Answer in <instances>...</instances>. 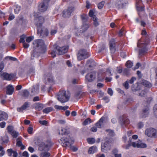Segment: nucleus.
Listing matches in <instances>:
<instances>
[{
	"label": "nucleus",
	"mask_w": 157,
	"mask_h": 157,
	"mask_svg": "<svg viewBox=\"0 0 157 157\" xmlns=\"http://www.w3.org/2000/svg\"><path fill=\"white\" fill-rule=\"evenodd\" d=\"M149 43V37L147 36L143 37L138 40L137 47L140 48L139 50V55L140 56H142L147 53L148 49L147 46Z\"/></svg>",
	"instance_id": "obj_2"
},
{
	"label": "nucleus",
	"mask_w": 157,
	"mask_h": 157,
	"mask_svg": "<svg viewBox=\"0 0 157 157\" xmlns=\"http://www.w3.org/2000/svg\"><path fill=\"white\" fill-rule=\"evenodd\" d=\"M108 93L110 95V96L113 95V91L111 88H109L108 89Z\"/></svg>",
	"instance_id": "obj_53"
},
{
	"label": "nucleus",
	"mask_w": 157,
	"mask_h": 157,
	"mask_svg": "<svg viewBox=\"0 0 157 157\" xmlns=\"http://www.w3.org/2000/svg\"><path fill=\"white\" fill-rule=\"evenodd\" d=\"M33 107L36 110L40 111L43 109L44 106L42 104L38 102L35 103L33 105Z\"/></svg>",
	"instance_id": "obj_23"
},
{
	"label": "nucleus",
	"mask_w": 157,
	"mask_h": 157,
	"mask_svg": "<svg viewBox=\"0 0 157 157\" xmlns=\"http://www.w3.org/2000/svg\"><path fill=\"white\" fill-rule=\"evenodd\" d=\"M145 134L150 138L157 137V130L153 128H147L144 132Z\"/></svg>",
	"instance_id": "obj_8"
},
{
	"label": "nucleus",
	"mask_w": 157,
	"mask_h": 157,
	"mask_svg": "<svg viewBox=\"0 0 157 157\" xmlns=\"http://www.w3.org/2000/svg\"><path fill=\"white\" fill-rule=\"evenodd\" d=\"M35 69H29L27 71V74L28 75H34L35 71Z\"/></svg>",
	"instance_id": "obj_43"
},
{
	"label": "nucleus",
	"mask_w": 157,
	"mask_h": 157,
	"mask_svg": "<svg viewBox=\"0 0 157 157\" xmlns=\"http://www.w3.org/2000/svg\"><path fill=\"white\" fill-rule=\"evenodd\" d=\"M96 72H95L88 73L86 74L85 76L86 80L88 82H92L96 78Z\"/></svg>",
	"instance_id": "obj_14"
},
{
	"label": "nucleus",
	"mask_w": 157,
	"mask_h": 157,
	"mask_svg": "<svg viewBox=\"0 0 157 157\" xmlns=\"http://www.w3.org/2000/svg\"><path fill=\"white\" fill-rule=\"evenodd\" d=\"M51 155L50 153L48 151L41 152L40 155V157H49Z\"/></svg>",
	"instance_id": "obj_31"
},
{
	"label": "nucleus",
	"mask_w": 157,
	"mask_h": 157,
	"mask_svg": "<svg viewBox=\"0 0 157 157\" xmlns=\"http://www.w3.org/2000/svg\"><path fill=\"white\" fill-rule=\"evenodd\" d=\"M57 48V54L59 55H63L66 53L68 51V47L67 46H63L59 47L58 46H55Z\"/></svg>",
	"instance_id": "obj_13"
},
{
	"label": "nucleus",
	"mask_w": 157,
	"mask_h": 157,
	"mask_svg": "<svg viewBox=\"0 0 157 157\" xmlns=\"http://www.w3.org/2000/svg\"><path fill=\"white\" fill-rule=\"evenodd\" d=\"M146 94V92L144 90H142L140 93H139V95L141 97H145Z\"/></svg>",
	"instance_id": "obj_56"
},
{
	"label": "nucleus",
	"mask_w": 157,
	"mask_h": 157,
	"mask_svg": "<svg viewBox=\"0 0 157 157\" xmlns=\"http://www.w3.org/2000/svg\"><path fill=\"white\" fill-rule=\"evenodd\" d=\"M30 94V93L27 90H23L22 96L25 99H28Z\"/></svg>",
	"instance_id": "obj_28"
},
{
	"label": "nucleus",
	"mask_w": 157,
	"mask_h": 157,
	"mask_svg": "<svg viewBox=\"0 0 157 157\" xmlns=\"http://www.w3.org/2000/svg\"><path fill=\"white\" fill-rule=\"evenodd\" d=\"M149 108L147 106L145 109H144L141 113V116L142 118H145L147 117L149 113Z\"/></svg>",
	"instance_id": "obj_24"
},
{
	"label": "nucleus",
	"mask_w": 157,
	"mask_h": 157,
	"mask_svg": "<svg viewBox=\"0 0 157 157\" xmlns=\"http://www.w3.org/2000/svg\"><path fill=\"white\" fill-rule=\"evenodd\" d=\"M59 135L61 134L62 135H66L67 134V130L66 129L64 128H63L62 129H61V132H59Z\"/></svg>",
	"instance_id": "obj_45"
},
{
	"label": "nucleus",
	"mask_w": 157,
	"mask_h": 157,
	"mask_svg": "<svg viewBox=\"0 0 157 157\" xmlns=\"http://www.w3.org/2000/svg\"><path fill=\"white\" fill-rule=\"evenodd\" d=\"M44 78L47 79L48 82L50 83H53L54 82L53 77L51 72H46L44 75Z\"/></svg>",
	"instance_id": "obj_15"
},
{
	"label": "nucleus",
	"mask_w": 157,
	"mask_h": 157,
	"mask_svg": "<svg viewBox=\"0 0 157 157\" xmlns=\"http://www.w3.org/2000/svg\"><path fill=\"white\" fill-rule=\"evenodd\" d=\"M91 120L90 118H87L83 122V124L86 125L91 123Z\"/></svg>",
	"instance_id": "obj_42"
},
{
	"label": "nucleus",
	"mask_w": 157,
	"mask_h": 157,
	"mask_svg": "<svg viewBox=\"0 0 157 157\" xmlns=\"http://www.w3.org/2000/svg\"><path fill=\"white\" fill-rule=\"evenodd\" d=\"M50 54H51L52 57H55L56 56V54H57V48H56L55 46L53 50L49 51Z\"/></svg>",
	"instance_id": "obj_30"
},
{
	"label": "nucleus",
	"mask_w": 157,
	"mask_h": 157,
	"mask_svg": "<svg viewBox=\"0 0 157 157\" xmlns=\"http://www.w3.org/2000/svg\"><path fill=\"white\" fill-rule=\"evenodd\" d=\"M33 39V38L32 36H30L27 37L26 39V41L27 42L29 43L31 42Z\"/></svg>",
	"instance_id": "obj_60"
},
{
	"label": "nucleus",
	"mask_w": 157,
	"mask_h": 157,
	"mask_svg": "<svg viewBox=\"0 0 157 157\" xmlns=\"http://www.w3.org/2000/svg\"><path fill=\"white\" fill-rule=\"evenodd\" d=\"M0 157L2 156L5 153L4 147L1 145H0Z\"/></svg>",
	"instance_id": "obj_38"
},
{
	"label": "nucleus",
	"mask_w": 157,
	"mask_h": 157,
	"mask_svg": "<svg viewBox=\"0 0 157 157\" xmlns=\"http://www.w3.org/2000/svg\"><path fill=\"white\" fill-rule=\"evenodd\" d=\"M53 109V108L52 107H47L44 109L43 111V112L44 113L48 114L50 112L52 111Z\"/></svg>",
	"instance_id": "obj_33"
},
{
	"label": "nucleus",
	"mask_w": 157,
	"mask_h": 157,
	"mask_svg": "<svg viewBox=\"0 0 157 157\" xmlns=\"http://www.w3.org/2000/svg\"><path fill=\"white\" fill-rule=\"evenodd\" d=\"M90 55L87 50L84 49H81L79 50L77 54V59L81 61L88 58Z\"/></svg>",
	"instance_id": "obj_6"
},
{
	"label": "nucleus",
	"mask_w": 157,
	"mask_h": 157,
	"mask_svg": "<svg viewBox=\"0 0 157 157\" xmlns=\"http://www.w3.org/2000/svg\"><path fill=\"white\" fill-rule=\"evenodd\" d=\"M29 105L30 103L29 102H25L21 107L17 108V110L19 112H22L23 110L26 109L27 108L29 107Z\"/></svg>",
	"instance_id": "obj_20"
},
{
	"label": "nucleus",
	"mask_w": 157,
	"mask_h": 157,
	"mask_svg": "<svg viewBox=\"0 0 157 157\" xmlns=\"http://www.w3.org/2000/svg\"><path fill=\"white\" fill-rule=\"evenodd\" d=\"M71 138L69 136H68L66 138H62L60 139L59 142H61L63 144V145L64 147L68 146L73 151H76L78 150V148L74 146L71 145V144H73L74 141L70 140Z\"/></svg>",
	"instance_id": "obj_4"
},
{
	"label": "nucleus",
	"mask_w": 157,
	"mask_h": 157,
	"mask_svg": "<svg viewBox=\"0 0 157 157\" xmlns=\"http://www.w3.org/2000/svg\"><path fill=\"white\" fill-rule=\"evenodd\" d=\"M105 49V45L104 44H102L100 46L99 49V52H101L104 51Z\"/></svg>",
	"instance_id": "obj_44"
},
{
	"label": "nucleus",
	"mask_w": 157,
	"mask_h": 157,
	"mask_svg": "<svg viewBox=\"0 0 157 157\" xmlns=\"http://www.w3.org/2000/svg\"><path fill=\"white\" fill-rule=\"evenodd\" d=\"M2 140V142L4 143H7L9 141V139L7 138H4L2 139H1Z\"/></svg>",
	"instance_id": "obj_64"
},
{
	"label": "nucleus",
	"mask_w": 157,
	"mask_h": 157,
	"mask_svg": "<svg viewBox=\"0 0 157 157\" xmlns=\"http://www.w3.org/2000/svg\"><path fill=\"white\" fill-rule=\"evenodd\" d=\"M8 115L6 113L0 110V121H6L8 119Z\"/></svg>",
	"instance_id": "obj_21"
},
{
	"label": "nucleus",
	"mask_w": 157,
	"mask_h": 157,
	"mask_svg": "<svg viewBox=\"0 0 157 157\" xmlns=\"http://www.w3.org/2000/svg\"><path fill=\"white\" fill-rule=\"evenodd\" d=\"M120 123L121 125L124 124H127L129 123L130 121L125 115H123L120 118Z\"/></svg>",
	"instance_id": "obj_18"
},
{
	"label": "nucleus",
	"mask_w": 157,
	"mask_h": 157,
	"mask_svg": "<svg viewBox=\"0 0 157 157\" xmlns=\"http://www.w3.org/2000/svg\"><path fill=\"white\" fill-rule=\"evenodd\" d=\"M105 140V142L101 144V150L103 152H107L111 149L113 140L112 138L106 137Z\"/></svg>",
	"instance_id": "obj_5"
},
{
	"label": "nucleus",
	"mask_w": 157,
	"mask_h": 157,
	"mask_svg": "<svg viewBox=\"0 0 157 157\" xmlns=\"http://www.w3.org/2000/svg\"><path fill=\"white\" fill-rule=\"evenodd\" d=\"M136 80V78L135 77H132L131 79L129 80L128 82L129 83L132 84Z\"/></svg>",
	"instance_id": "obj_55"
},
{
	"label": "nucleus",
	"mask_w": 157,
	"mask_h": 157,
	"mask_svg": "<svg viewBox=\"0 0 157 157\" xmlns=\"http://www.w3.org/2000/svg\"><path fill=\"white\" fill-rule=\"evenodd\" d=\"M105 118V117H102L99 121V128H100L101 126V124H100L101 122H103Z\"/></svg>",
	"instance_id": "obj_51"
},
{
	"label": "nucleus",
	"mask_w": 157,
	"mask_h": 157,
	"mask_svg": "<svg viewBox=\"0 0 157 157\" xmlns=\"http://www.w3.org/2000/svg\"><path fill=\"white\" fill-rule=\"evenodd\" d=\"M36 44V47L38 48L39 52L41 53H44L46 51V47L44 44V42L42 40H38L35 41Z\"/></svg>",
	"instance_id": "obj_7"
},
{
	"label": "nucleus",
	"mask_w": 157,
	"mask_h": 157,
	"mask_svg": "<svg viewBox=\"0 0 157 157\" xmlns=\"http://www.w3.org/2000/svg\"><path fill=\"white\" fill-rule=\"evenodd\" d=\"M87 141L88 143L90 144H92L95 142V140L94 138H88L87 139Z\"/></svg>",
	"instance_id": "obj_39"
},
{
	"label": "nucleus",
	"mask_w": 157,
	"mask_h": 157,
	"mask_svg": "<svg viewBox=\"0 0 157 157\" xmlns=\"http://www.w3.org/2000/svg\"><path fill=\"white\" fill-rule=\"evenodd\" d=\"M74 10V8L73 7H68L67 9L64 10L63 11L62 16L64 18L69 17Z\"/></svg>",
	"instance_id": "obj_11"
},
{
	"label": "nucleus",
	"mask_w": 157,
	"mask_h": 157,
	"mask_svg": "<svg viewBox=\"0 0 157 157\" xmlns=\"http://www.w3.org/2000/svg\"><path fill=\"white\" fill-rule=\"evenodd\" d=\"M81 19L83 21H86L87 19V16L84 15H81Z\"/></svg>",
	"instance_id": "obj_57"
},
{
	"label": "nucleus",
	"mask_w": 157,
	"mask_h": 157,
	"mask_svg": "<svg viewBox=\"0 0 157 157\" xmlns=\"http://www.w3.org/2000/svg\"><path fill=\"white\" fill-rule=\"evenodd\" d=\"M57 32V29H52L51 30L50 33L51 35L53 36L55 35Z\"/></svg>",
	"instance_id": "obj_52"
},
{
	"label": "nucleus",
	"mask_w": 157,
	"mask_h": 157,
	"mask_svg": "<svg viewBox=\"0 0 157 157\" xmlns=\"http://www.w3.org/2000/svg\"><path fill=\"white\" fill-rule=\"evenodd\" d=\"M57 100L61 103H65L69 100L71 95L68 92L64 90H60L57 95Z\"/></svg>",
	"instance_id": "obj_3"
},
{
	"label": "nucleus",
	"mask_w": 157,
	"mask_h": 157,
	"mask_svg": "<svg viewBox=\"0 0 157 157\" xmlns=\"http://www.w3.org/2000/svg\"><path fill=\"white\" fill-rule=\"evenodd\" d=\"M6 152L8 153V156L11 157L12 155V154H13V157H17L18 155V153L16 151H14L12 148L8 149Z\"/></svg>",
	"instance_id": "obj_22"
},
{
	"label": "nucleus",
	"mask_w": 157,
	"mask_h": 157,
	"mask_svg": "<svg viewBox=\"0 0 157 157\" xmlns=\"http://www.w3.org/2000/svg\"><path fill=\"white\" fill-rule=\"evenodd\" d=\"M39 123L43 125H46L48 123V121L46 120H43V121H39Z\"/></svg>",
	"instance_id": "obj_59"
},
{
	"label": "nucleus",
	"mask_w": 157,
	"mask_h": 157,
	"mask_svg": "<svg viewBox=\"0 0 157 157\" xmlns=\"http://www.w3.org/2000/svg\"><path fill=\"white\" fill-rule=\"evenodd\" d=\"M100 31L101 35L105 36L106 34V31L104 28H102Z\"/></svg>",
	"instance_id": "obj_46"
},
{
	"label": "nucleus",
	"mask_w": 157,
	"mask_h": 157,
	"mask_svg": "<svg viewBox=\"0 0 157 157\" xmlns=\"http://www.w3.org/2000/svg\"><path fill=\"white\" fill-rule=\"evenodd\" d=\"M153 110L155 114L156 115V117L157 118V104L155 105L153 108Z\"/></svg>",
	"instance_id": "obj_58"
},
{
	"label": "nucleus",
	"mask_w": 157,
	"mask_h": 157,
	"mask_svg": "<svg viewBox=\"0 0 157 157\" xmlns=\"http://www.w3.org/2000/svg\"><path fill=\"white\" fill-rule=\"evenodd\" d=\"M6 125V123L4 121H2L0 123V127L1 128H4Z\"/></svg>",
	"instance_id": "obj_63"
},
{
	"label": "nucleus",
	"mask_w": 157,
	"mask_h": 157,
	"mask_svg": "<svg viewBox=\"0 0 157 157\" xmlns=\"http://www.w3.org/2000/svg\"><path fill=\"white\" fill-rule=\"evenodd\" d=\"M18 139L17 140V142L16 143L17 146H18L19 147H21L22 144V142L20 140H18Z\"/></svg>",
	"instance_id": "obj_62"
},
{
	"label": "nucleus",
	"mask_w": 157,
	"mask_h": 157,
	"mask_svg": "<svg viewBox=\"0 0 157 157\" xmlns=\"http://www.w3.org/2000/svg\"><path fill=\"white\" fill-rule=\"evenodd\" d=\"M6 94L9 95H12L14 90V87L11 84L7 85L6 87Z\"/></svg>",
	"instance_id": "obj_19"
},
{
	"label": "nucleus",
	"mask_w": 157,
	"mask_h": 157,
	"mask_svg": "<svg viewBox=\"0 0 157 157\" xmlns=\"http://www.w3.org/2000/svg\"><path fill=\"white\" fill-rule=\"evenodd\" d=\"M137 148H146L147 147V144L141 142L138 143Z\"/></svg>",
	"instance_id": "obj_34"
},
{
	"label": "nucleus",
	"mask_w": 157,
	"mask_h": 157,
	"mask_svg": "<svg viewBox=\"0 0 157 157\" xmlns=\"http://www.w3.org/2000/svg\"><path fill=\"white\" fill-rule=\"evenodd\" d=\"M13 127L12 125H9L7 128L8 132L10 134L14 130L13 129Z\"/></svg>",
	"instance_id": "obj_40"
},
{
	"label": "nucleus",
	"mask_w": 157,
	"mask_h": 157,
	"mask_svg": "<svg viewBox=\"0 0 157 157\" xmlns=\"http://www.w3.org/2000/svg\"><path fill=\"white\" fill-rule=\"evenodd\" d=\"M89 27V25L88 24H83V26L82 27V29L84 31L87 30L88 29Z\"/></svg>",
	"instance_id": "obj_47"
},
{
	"label": "nucleus",
	"mask_w": 157,
	"mask_h": 157,
	"mask_svg": "<svg viewBox=\"0 0 157 157\" xmlns=\"http://www.w3.org/2000/svg\"><path fill=\"white\" fill-rule=\"evenodd\" d=\"M34 16L36 18L35 20L36 21L35 24L37 27V34L43 38L48 36L49 31L48 28L42 26L44 22V18L41 16H38L37 13H34Z\"/></svg>",
	"instance_id": "obj_1"
},
{
	"label": "nucleus",
	"mask_w": 157,
	"mask_h": 157,
	"mask_svg": "<svg viewBox=\"0 0 157 157\" xmlns=\"http://www.w3.org/2000/svg\"><path fill=\"white\" fill-rule=\"evenodd\" d=\"M142 83L143 85L147 87L150 88L152 86V85L151 83L146 80H143Z\"/></svg>",
	"instance_id": "obj_26"
},
{
	"label": "nucleus",
	"mask_w": 157,
	"mask_h": 157,
	"mask_svg": "<svg viewBox=\"0 0 157 157\" xmlns=\"http://www.w3.org/2000/svg\"><path fill=\"white\" fill-rule=\"evenodd\" d=\"M50 0H44L38 6V10L40 12H44L47 10Z\"/></svg>",
	"instance_id": "obj_9"
},
{
	"label": "nucleus",
	"mask_w": 157,
	"mask_h": 157,
	"mask_svg": "<svg viewBox=\"0 0 157 157\" xmlns=\"http://www.w3.org/2000/svg\"><path fill=\"white\" fill-rule=\"evenodd\" d=\"M95 12V10H90L89 13V15L91 17L92 20L94 21L93 24L95 26H97L98 25V23L96 16L94 15Z\"/></svg>",
	"instance_id": "obj_12"
},
{
	"label": "nucleus",
	"mask_w": 157,
	"mask_h": 157,
	"mask_svg": "<svg viewBox=\"0 0 157 157\" xmlns=\"http://www.w3.org/2000/svg\"><path fill=\"white\" fill-rule=\"evenodd\" d=\"M10 134L14 138H17L18 135V133L16 132L15 130H14Z\"/></svg>",
	"instance_id": "obj_41"
},
{
	"label": "nucleus",
	"mask_w": 157,
	"mask_h": 157,
	"mask_svg": "<svg viewBox=\"0 0 157 157\" xmlns=\"http://www.w3.org/2000/svg\"><path fill=\"white\" fill-rule=\"evenodd\" d=\"M131 75L130 69H123V75L128 76Z\"/></svg>",
	"instance_id": "obj_32"
},
{
	"label": "nucleus",
	"mask_w": 157,
	"mask_h": 157,
	"mask_svg": "<svg viewBox=\"0 0 157 157\" xmlns=\"http://www.w3.org/2000/svg\"><path fill=\"white\" fill-rule=\"evenodd\" d=\"M125 66L128 68H130L133 66V63L130 60L128 61L126 64Z\"/></svg>",
	"instance_id": "obj_35"
},
{
	"label": "nucleus",
	"mask_w": 157,
	"mask_h": 157,
	"mask_svg": "<svg viewBox=\"0 0 157 157\" xmlns=\"http://www.w3.org/2000/svg\"><path fill=\"white\" fill-rule=\"evenodd\" d=\"M97 150V147L96 146H93L90 147L88 152L89 154L94 153Z\"/></svg>",
	"instance_id": "obj_27"
},
{
	"label": "nucleus",
	"mask_w": 157,
	"mask_h": 157,
	"mask_svg": "<svg viewBox=\"0 0 157 157\" xmlns=\"http://www.w3.org/2000/svg\"><path fill=\"white\" fill-rule=\"evenodd\" d=\"M116 41L114 39H112L109 42L110 50L113 53L116 51Z\"/></svg>",
	"instance_id": "obj_17"
},
{
	"label": "nucleus",
	"mask_w": 157,
	"mask_h": 157,
	"mask_svg": "<svg viewBox=\"0 0 157 157\" xmlns=\"http://www.w3.org/2000/svg\"><path fill=\"white\" fill-rule=\"evenodd\" d=\"M128 81H126L123 84V86L126 89H127L129 87Z\"/></svg>",
	"instance_id": "obj_49"
},
{
	"label": "nucleus",
	"mask_w": 157,
	"mask_h": 157,
	"mask_svg": "<svg viewBox=\"0 0 157 157\" xmlns=\"http://www.w3.org/2000/svg\"><path fill=\"white\" fill-rule=\"evenodd\" d=\"M3 69H0V75L1 77L3 80L10 81L13 78L16 76V74L13 73L10 74L6 72H3L2 71Z\"/></svg>",
	"instance_id": "obj_10"
},
{
	"label": "nucleus",
	"mask_w": 157,
	"mask_h": 157,
	"mask_svg": "<svg viewBox=\"0 0 157 157\" xmlns=\"http://www.w3.org/2000/svg\"><path fill=\"white\" fill-rule=\"evenodd\" d=\"M81 91L77 92L75 94V98H80L81 96Z\"/></svg>",
	"instance_id": "obj_48"
},
{
	"label": "nucleus",
	"mask_w": 157,
	"mask_h": 157,
	"mask_svg": "<svg viewBox=\"0 0 157 157\" xmlns=\"http://www.w3.org/2000/svg\"><path fill=\"white\" fill-rule=\"evenodd\" d=\"M146 63H141L139 62L136 63L134 69H138L141 67L142 69H144L145 68Z\"/></svg>",
	"instance_id": "obj_25"
},
{
	"label": "nucleus",
	"mask_w": 157,
	"mask_h": 157,
	"mask_svg": "<svg viewBox=\"0 0 157 157\" xmlns=\"http://www.w3.org/2000/svg\"><path fill=\"white\" fill-rule=\"evenodd\" d=\"M5 59L6 60H10L13 61H16L17 60V59L16 58L9 56L6 57Z\"/></svg>",
	"instance_id": "obj_37"
},
{
	"label": "nucleus",
	"mask_w": 157,
	"mask_h": 157,
	"mask_svg": "<svg viewBox=\"0 0 157 157\" xmlns=\"http://www.w3.org/2000/svg\"><path fill=\"white\" fill-rule=\"evenodd\" d=\"M33 128L32 127H29L28 128V132L29 134H32L33 133Z\"/></svg>",
	"instance_id": "obj_61"
},
{
	"label": "nucleus",
	"mask_w": 157,
	"mask_h": 157,
	"mask_svg": "<svg viewBox=\"0 0 157 157\" xmlns=\"http://www.w3.org/2000/svg\"><path fill=\"white\" fill-rule=\"evenodd\" d=\"M40 150L41 151H48L49 150V148L48 145L45 144L44 145V146L42 148H41Z\"/></svg>",
	"instance_id": "obj_36"
},
{
	"label": "nucleus",
	"mask_w": 157,
	"mask_h": 157,
	"mask_svg": "<svg viewBox=\"0 0 157 157\" xmlns=\"http://www.w3.org/2000/svg\"><path fill=\"white\" fill-rule=\"evenodd\" d=\"M106 133L108 136L110 137V138H111V137H113L114 136V133L113 130L110 129H106ZM108 138L109 137H107Z\"/></svg>",
	"instance_id": "obj_29"
},
{
	"label": "nucleus",
	"mask_w": 157,
	"mask_h": 157,
	"mask_svg": "<svg viewBox=\"0 0 157 157\" xmlns=\"http://www.w3.org/2000/svg\"><path fill=\"white\" fill-rule=\"evenodd\" d=\"M144 126V124L143 122H140L138 123L137 124L138 128L140 129L143 127Z\"/></svg>",
	"instance_id": "obj_50"
},
{
	"label": "nucleus",
	"mask_w": 157,
	"mask_h": 157,
	"mask_svg": "<svg viewBox=\"0 0 157 157\" xmlns=\"http://www.w3.org/2000/svg\"><path fill=\"white\" fill-rule=\"evenodd\" d=\"M97 65L96 63L92 59L88 60L86 63V67L87 68H94Z\"/></svg>",
	"instance_id": "obj_16"
},
{
	"label": "nucleus",
	"mask_w": 157,
	"mask_h": 157,
	"mask_svg": "<svg viewBox=\"0 0 157 157\" xmlns=\"http://www.w3.org/2000/svg\"><path fill=\"white\" fill-rule=\"evenodd\" d=\"M104 4L105 2L104 1H102L100 3H99V9H102L104 6Z\"/></svg>",
	"instance_id": "obj_54"
}]
</instances>
